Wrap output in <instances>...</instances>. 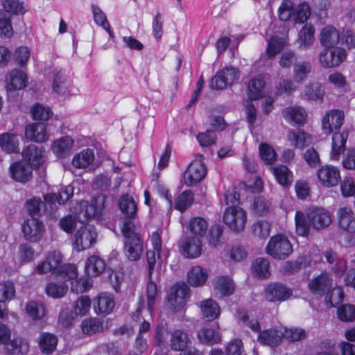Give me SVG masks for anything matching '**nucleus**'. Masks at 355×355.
<instances>
[{"instance_id": "c03bdc74", "label": "nucleus", "mask_w": 355, "mask_h": 355, "mask_svg": "<svg viewBox=\"0 0 355 355\" xmlns=\"http://www.w3.org/2000/svg\"><path fill=\"white\" fill-rule=\"evenodd\" d=\"M94 159V154L91 149H85L76 154L72 159V165L77 168L87 167Z\"/></svg>"}, {"instance_id": "4c0bfd02", "label": "nucleus", "mask_w": 355, "mask_h": 355, "mask_svg": "<svg viewBox=\"0 0 355 355\" xmlns=\"http://www.w3.org/2000/svg\"><path fill=\"white\" fill-rule=\"evenodd\" d=\"M265 83L260 76L251 79L248 85L247 94L250 101L257 100L263 96Z\"/></svg>"}, {"instance_id": "b1692460", "label": "nucleus", "mask_w": 355, "mask_h": 355, "mask_svg": "<svg viewBox=\"0 0 355 355\" xmlns=\"http://www.w3.org/2000/svg\"><path fill=\"white\" fill-rule=\"evenodd\" d=\"M182 254L187 258L198 257L202 252V243L198 237L190 236L182 243Z\"/></svg>"}, {"instance_id": "09e8293b", "label": "nucleus", "mask_w": 355, "mask_h": 355, "mask_svg": "<svg viewBox=\"0 0 355 355\" xmlns=\"http://www.w3.org/2000/svg\"><path fill=\"white\" fill-rule=\"evenodd\" d=\"M121 231L125 240L139 238V227L132 219L128 218L121 219Z\"/></svg>"}, {"instance_id": "473e14b6", "label": "nucleus", "mask_w": 355, "mask_h": 355, "mask_svg": "<svg viewBox=\"0 0 355 355\" xmlns=\"http://www.w3.org/2000/svg\"><path fill=\"white\" fill-rule=\"evenodd\" d=\"M213 285L216 293L222 296L230 295L234 291V282L227 276H220L216 277Z\"/></svg>"}, {"instance_id": "7ed1b4c3", "label": "nucleus", "mask_w": 355, "mask_h": 355, "mask_svg": "<svg viewBox=\"0 0 355 355\" xmlns=\"http://www.w3.org/2000/svg\"><path fill=\"white\" fill-rule=\"evenodd\" d=\"M265 250L272 258L283 260L293 252V246L287 236L279 234L270 239Z\"/></svg>"}, {"instance_id": "37998d69", "label": "nucleus", "mask_w": 355, "mask_h": 355, "mask_svg": "<svg viewBox=\"0 0 355 355\" xmlns=\"http://www.w3.org/2000/svg\"><path fill=\"white\" fill-rule=\"evenodd\" d=\"M188 229L192 234L200 239L205 235L208 229V223L203 218L194 217L189 220Z\"/></svg>"}, {"instance_id": "ddd939ff", "label": "nucleus", "mask_w": 355, "mask_h": 355, "mask_svg": "<svg viewBox=\"0 0 355 355\" xmlns=\"http://www.w3.org/2000/svg\"><path fill=\"white\" fill-rule=\"evenodd\" d=\"M332 281L331 275L328 272H324L313 277L309 281L308 286L311 293L321 297L330 291Z\"/></svg>"}, {"instance_id": "a18cd8bd", "label": "nucleus", "mask_w": 355, "mask_h": 355, "mask_svg": "<svg viewBox=\"0 0 355 355\" xmlns=\"http://www.w3.org/2000/svg\"><path fill=\"white\" fill-rule=\"evenodd\" d=\"M314 28L311 24L304 25L300 31L297 42L300 46L307 49L312 45L314 40Z\"/></svg>"}, {"instance_id": "bf43d9fd", "label": "nucleus", "mask_w": 355, "mask_h": 355, "mask_svg": "<svg viewBox=\"0 0 355 355\" xmlns=\"http://www.w3.org/2000/svg\"><path fill=\"white\" fill-rule=\"evenodd\" d=\"M294 7L290 0H284L278 9V15L281 21H293Z\"/></svg>"}, {"instance_id": "7c9ffc66", "label": "nucleus", "mask_w": 355, "mask_h": 355, "mask_svg": "<svg viewBox=\"0 0 355 355\" xmlns=\"http://www.w3.org/2000/svg\"><path fill=\"white\" fill-rule=\"evenodd\" d=\"M349 133L347 130L340 132H335L332 137V150L331 157L333 159H337L338 156L344 152L345 144Z\"/></svg>"}, {"instance_id": "f257e3e1", "label": "nucleus", "mask_w": 355, "mask_h": 355, "mask_svg": "<svg viewBox=\"0 0 355 355\" xmlns=\"http://www.w3.org/2000/svg\"><path fill=\"white\" fill-rule=\"evenodd\" d=\"M332 222L331 215L327 210L314 207L306 211L305 214L297 211L295 215L296 233L300 236H307L310 226L316 230L328 227Z\"/></svg>"}, {"instance_id": "e433bc0d", "label": "nucleus", "mask_w": 355, "mask_h": 355, "mask_svg": "<svg viewBox=\"0 0 355 355\" xmlns=\"http://www.w3.org/2000/svg\"><path fill=\"white\" fill-rule=\"evenodd\" d=\"M270 170L277 181L282 186L291 185L293 182V175L291 171L284 165L271 166Z\"/></svg>"}, {"instance_id": "58836bf2", "label": "nucleus", "mask_w": 355, "mask_h": 355, "mask_svg": "<svg viewBox=\"0 0 355 355\" xmlns=\"http://www.w3.org/2000/svg\"><path fill=\"white\" fill-rule=\"evenodd\" d=\"M288 138L291 145L299 148L308 146L312 142L311 136L300 130L297 132L290 130L288 133Z\"/></svg>"}, {"instance_id": "e2e57ef3", "label": "nucleus", "mask_w": 355, "mask_h": 355, "mask_svg": "<svg viewBox=\"0 0 355 355\" xmlns=\"http://www.w3.org/2000/svg\"><path fill=\"white\" fill-rule=\"evenodd\" d=\"M81 328L84 334H92L101 331L103 326L98 319L87 318L82 322Z\"/></svg>"}, {"instance_id": "412c9836", "label": "nucleus", "mask_w": 355, "mask_h": 355, "mask_svg": "<svg viewBox=\"0 0 355 355\" xmlns=\"http://www.w3.org/2000/svg\"><path fill=\"white\" fill-rule=\"evenodd\" d=\"M28 78L26 73L19 69L12 70L6 78V87L8 91L19 90L27 85Z\"/></svg>"}, {"instance_id": "1a4fd4ad", "label": "nucleus", "mask_w": 355, "mask_h": 355, "mask_svg": "<svg viewBox=\"0 0 355 355\" xmlns=\"http://www.w3.org/2000/svg\"><path fill=\"white\" fill-rule=\"evenodd\" d=\"M207 174V168L200 155L194 159L184 173V182L188 187H191L200 182Z\"/></svg>"}, {"instance_id": "864d4df0", "label": "nucleus", "mask_w": 355, "mask_h": 355, "mask_svg": "<svg viewBox=\"0 0 355 355\" xmlns=\"http://www.w3.org/2000/svg\"><path fill=\"white\" fill-rule=\"evenodd\" d=\"M31 114L34 120L47 121L53 112L49 107L40 103H35L31 108Z\"/></svg>"}, {"instance_id": "cd10ccee", "label": "nucleus", "mask_w": 355, "mask_h": 355, "mask_svg": "<svg viewBox=\"0 0 355 355\" xmlns=\"http://www.w3.org/2000/svg\"><path fill=\"white\" fill-rule=\"evenodd\" d=\"M200 307L203 318L207 321H214L220 315V309L219 305L212 299L202 300L200 302Z\"/></svg>"}, {"instance_id": "dca6fc26", "label": "nucleus", "mask_w": 355, "mask_h": 355, "mask_svg": "<svg viewBox=\"0 0 355 355\" xmlns=\"http://www.w3.org/2000/svg\"><path fill=\"white\" fill-rule=\"evenodd\" d=\"M338 227L345 232L355 234V214L347 207L338 209L336 213Z\"/></svg>"}, {"instance_id": "052dcab7", "label": "nucleus", "mask_w": 355, "mask_h": 355, "mask_svg": "<svg viewBox=\"0 0 355 355\" xmlns=\"http://www.w3.org/2000/svg\"><path fill=\"white\" fill-rule=\"evenodd\" d=\"M52 87L53 90L58 94L64 95L68 92L69 83L64 74L58 73L55 75Z\"/></svg>"}, {"instance_id": "2eb2a0df", "label": "nucleus", "mask_w": 355, "mask_h": 355, "mask_svg": "<svg viewBox=\"0 0 355 355\" xmlns=\"http://www.w3.org/2000/svg\"><path fill=\"white\" fill-rule=\"evenodd\" d=\"M317 175L321 184L327 187L336 185L340 180L338 168L331 165L322 166L318 171Z\"/></svg>"}, {"instance_id": "c756f323", "label": "nucleus", "mask_w": 355, "mask_h": 355, "mask_svg": "<svg viewBox=\"0 0 355 355\" xmlns=\"http://www.w3.org/2000/svg\"><path fill=\"white\" fill-rule=\"evenodd\" d=\"M115 302L112 295L101 293L95 300L94 309L97 313L108 314L114 309Z\"/></svg>"}, {"instance_id": "aec40b11", "label": "nucleus", "mask_w": 355, "mask_h": 355, "mask_svg": "<svg viewBox=\"0 0 355 355\" xmlns=\"http://www.w3.org/2000/svg\"><path fill=\"white\" fill-rule=\"evenodd\" d=\"M11 177L16 181L25 182L29 180L32 175L33 167L30 164L21 161L10 166Z\"/></svg>"}, {"instance_id": "5701e85b", "label": "nucleus", "mask_w": 355, "mask_h": 355, "mask_svg": "<svg viewBox=\"0 0 355 355\" xmlns=\"http://www.w3.org/2000/svg\"><path fill=\"white\" fill-rule=\"evenodd\" d=\"M340 40V33L333 26H327L320 31V42L324 47H336Z\"/></svg>"}, {"instance_id": "6e6552de", "label": "nucleus", "mask_w": 355, "mask_h": 355, "mask_svg": "<svg viewBox=\"0 0 355 355\" xmlns=\"http://www.w3.org/2000/svg\"><path fill=\"white\" fill-rule=\"evenodd\" d=\"M189 288L185 284H175L169 294L166 302L167 308L173 313L182 311L186 304Z\"/></svg>"}, {"instance_id": "a878e982", "label": "nucleus", "mask_w": 355, "mask_h": 355, "mask_svg": "<svg viewBox=\"0 0 355 355\" xmlns=\"http://www.w3.org/2000/svg\"><path fill=\"white\" fill-rule=\"evenodd\" d=\"M124 250L125 256L130 261L139 260L143 252V245L140 238L135 237L133 239L125 240Z\"/></svg>"}, {"instance_id": "f8f14e48", "label": "nucleus", "mask_w": 355, "mask_h": 355, "mask_svg": "<svg viewBox=\"0 0 355 355\" xmlns=\"http://www.w3.org/2000/svg\"><path fill=\"white\" fill-rule=\"evenodd\" d=\"M21 228L25 239L33 243L41 240L45 232L44 224L36 218L26 220Z\"/></svg>"}, {"instance_id": "774afa93", "label": "nucleus", "mask_w": 355, "mask_h": 355, "mask_svg": "<svg viewBox=\"0 0 355 355\" xmlns=\"http://www.w3.org/2000/svg\"><path fill=\"white\" fill-rule=\"evenodd\" d=\"M35 251L28 243H21L19 245L17 256L21 262H30L34 258Z\"/></svg>"}, {"instance_id": "8fccbe9b", "label": "nucleus", "mask_w": 355, "mask_h": 355, "mask_svg": "<svg viewBox=\"0 0 355 355\" xmlns=\"http://www.w3.org/2000/svg\"><path fill=\"white\" fill-rule=\"evenodd\" d=\"M261 159L266 165L272 164L277 159V155L274 148L266 143H261L259 146Z\"/></svg>"}, {"instance_id": "3c124183", "label": "nucleus", "mask_w": 355, "mask_h": 355, "mask_svg": "<svg viewBox=\"0 0 355 355\" xmlns=\"http://www.w3.org/2000/svg\"><path fill=\"white\" fill-rule=\"evenodd\" d=\"M311 64L309 62H300L293 65V77L296 82L302 83L311 71Z\"/></svg>"}, {"instance_id": "4468645a", "label": "nucleus", "mask_w": 355, "mask_h": 355, "mask_svg": "<svg viewBox=\"0 0 355 355\" xmlns=\"http://www.w3.org/2000/svg\"><path fill=\"white\" fill-rule=\"evenodd\" d=\"M344 112L339 110H332L327 112L322 119V126L326 135H330L339 129L343 124Z\"/></svg>"}, {"instance_id": "0e129e2a", "label": "nucleus", "mask_w": 355, "mask_h": 355, "mask_svg": "<svg viewBox=\"0 0 355 355\" xmlns=\"http://www.w3.org/2000/svg\"><path fill=\"white\" fill-rule=\"evenodd\" d=\"M310 15L309 6L306 3H302L294 8L293 21L295 23H304L309 18Z\"/></svg>"}, {"instance_id": "69168bd1", "label": "nucleus", "mask_w": 355, "mask_h": 355, "mask_svg": "<svg viewBox=\"0 0 355 355\" xmlns=\"http://www.w3.org/2000/svg\"><path fill=\"white\" fill-rule=\"evenodd\" d=\"M77 275L78 271L76 266L72 263H67L61 265L58 273H56L55 276L59 277L64 280H69L76 278Z\"/></svg>"}, {"instance_id": "72a5a7b5", "label": "nucleus", "mask_w": 355, "mask_h": 355, "mask_svg": "<svg viewBox=\"0 0 355 355\" xmlns=\"http://www.w3.org/2000/svg\"><path fill=\"white\" fill-rule=\"evenodd\" d=\"M38 344L43 354H50L56 349L58 338L52 334L42 333L38 338Z\"/></svg>"}, {"instance_id": "9d476101", "label": "nucleus", "mask_w": 355, "mask_h": 355, "mask_svg": "<svg viewBox=\"0 0 355 355\" xmlns=\"http://www.w3.org/2000/svg\"><path fill=\"white\" fill-rule=\"evenodd\" d=\"M62 260L63 256L60 251H51L46 254L45 259L36 266L35 272L40 275L51 272L55 276L62 264Z\"/></svg>"}, {"instance_id": "6ab92c4d", "label": "nucleus", "mask_w": 355, "mask_h": 355, "mask_svg": "<svg viewBox=\"0 0 355 355\" xmlns=\"http://www.w3.org/2000/svg\"><path fill=\"white\" fill-rule=\"evenodd\" d=\"M26 137L37 143L44 142L49 139L46 125L43 123H33L26 127Z\"/></svg>"}, {"instance_id": "79ce46f5", "label": "nucleus", "mask_w": 355, "mask_h": 355, "mask_svg": "<svg viewBox=\"0 0 355 355\" xmlns=\"http://www.w3.org/2000/svg\"><path fill=\"white\" fill-rule=\"evenodd\" d=\"M207 278V271L200 266L193 267L187 273L188 283L192 286H198L203 284Z\"/></svg>"}, {"instance_id": "338daca9", "label": "nucleus", "mask_w": 355, "mask_h": 355, "mask_svg": "<svg viewBox=\"0 0 355 355\" xmlns=\"http://www.w3.org/2000/svg\"><path fill=\"white\" fill-rule=\"evenodd\" d=\"M337 315L343 322H351L355 319V306L352 304H343L338 307Z\"/></svg>"}, {"instance_id": "4d7b16f0", "label": "nucleus", "mask_w": 355, "mask_h": 355, "mask_svg": "<svg viewBox=\"0 0 355 355\" xmlns=\"http://www.w3.org/2000/svg\"><path fill=\"white\" fill-rule=\"evenodd\" d=\"M68 291V286L64 284H58L50 282L46 284L45 292L46 295L53 298H61L65 295Z\"/></svg>"}, {"instance_id": "f704fd0d", "label": "nucleus", "mask_w": 355, "mask_h": 355, "mask_svg": "<svg viewBox=\"0 0 355 355\" xmlns=\"http://www.w3.org/2000/svg\"><path fill=\"white\" fill-rule=\"evenodd\" d=\"M118 204L121 211L126 218H135L137 214V205L131 196L128 195L121 196Z\"/></svg>"}, {"instance_id": "39448f33", "label": "nucleus", "mask_w": 355, "mask_h": 355, "mask_svg": "<svg viewBox=\"0 0 355 355\" xmlns=\"http://www.w3.org/2000/svg\"><path fill=\"white\" fill-rule=\"evenodd\" d=\"M240 76L239 71L233 67H226L216 73L209 83L212 89L223 90L232 86Z\"/></svg>"}, {"instance_id": "49530a36", "label": "nucleus", "mask_w": 355, "mask_h": 355, "mask_svg": "<svg viewBox=\"0 0 355 355\" xmlns=\"http://www.w3.org/2000/svg\"><path fill=\"white\" fill-rule=\"evenodd\" d=\"M26 210L31 218H35L44 214L46 209L45 202L40 198H33L26 201Z\"/></svg>"}, {"instance_id": "680f3d73", "label": "nucleus", "mask_w": 355, "mask_h": 355, "mask_svg": "<svg viewBox=\"0 0 355 355\" xmlns=\"http://www.w3.org/2000/svg\"><path fill=\"white\" fill-rule=\"evenodd\" d=\"M12 33L10 15L6 12L0 11V36L10 37Z\"/></svg>"}, {"instance_id": "393cba45", "label": "nucleus", "mask_w": 355, "mask_h": 355, "mask_svg": "<svg viewBox=\"0 0 355 355\" xmlns=\"http://www.w3.org/2000/svg\"><path fill=\"white\" fill-rule=\"evenodd\" d=\"M284 118L291 124H303L307 114L305 110L299 106H293L284 109L282 112Z\"/></svg>"}, {"instance_id": "603ef678", "label": "nucleus", "mask_w": 355, "mask_h": 355, "mask_svg": "<svg viewBox=\"0 0 355 355\" xmlns=\"http://www.w3.org/2000/svg\"><path fill=\"white\" fill-rule=\"evenodd\" d=\"M18 145L15 135L6 132L0 136V146L4 150L8 153L17 152L19 150Z\"/></svg>"}, {"instance_id": "0eeeda50", "label": "nucleus", "mask_w": 355, "mask_h": 355, "mask_svg": "<svg viewBox=\"0 0 355 355\" xmlns=\"http://www.w3.org/2000/svg\"><path fill=\"white\" fill-rule=\"evenodd\" d=\"M223 220L230 229L239 232L245 228L247 215L241 207L231 206L225 211Z\"/></svg>"}, {"instance_id": "9b49d317", "label": "nucleus", "mask_w": 355, "mask_h": 355, "mask_svg": "<svg viewBox=\"0 0 355 355\" xmlns=\"http://www.w3.org/2000/svg\"><path fill=\"white\" fill-rule=\"evenodd\" d=\"M97 233L92 226L80 227L75 234L74 248L78 251L91 248L96 242Z\"/></svg>"}, {"instance_id": "20e7f679", "label": "nucleus", "mask_w": 355, "mask_h": 355, "mask_svg": "<svg viewBox=\"0 0 355 355\" xmlns=\"http://www.w3.org/2000/svg\"><path fill=\"white\" fill-rule=\"evenodd\" d=\"M346 58L347 52L341 47H324L318 55V62L324 68H334L340 65Z\"/></svg>"}, {"instance_id": "c85d7f7f", "label": "nucleus", "mask_w": 355, "mask_h": 355, "mask_svg": "<svg viewBox=\"0 0 355 355\" xmlns=\"http://www.w3.org/2000/svg\"><path fill=\"white\" fill-rule=\"evenodd\" d=\"M73 140L71 137L65 136L54 140L52 144V150L58 157H65L71 151Z\"/></svg>"}, {"instance_id": "ea45409f", "label": "nucleus", "mask_w": 355, "mask_h": 355, "mask_svg": "<svg viewBox=\"0 0 355 355\" xmlns=\"http://www.w3.org/2000/svg\"><path fill=\"white\" fill-rule=\"evenodd\" d=\"M105 268L103 260L96 255L89 257L85 263V270L89 276H97L101 274Z\"/></svg>"}, {"instance_id": "13d9d810", "label": "nucleus", "mask_w": 355, "mask_h": 355, "mask_svg": "<svg viewBox=\"0 0 355 355\" xmlns=\"http://www.w3.org/2000/svg\"><path fill=\"white\" fill-rule=\"evenodd\" d=\"M252 232L259 239L267 238L270 232V224L264 220L256 221L252 226Z\"/></svg>"}, {"instance_id": "423d86ee", "label": "nucleus", "mask_w": 355, "mask_h": 355, "mask_svg": "<svg viewBox=\"0 0 355 355\" xmlns=\"http://www.w3.org/2000/svg\"><path fill=\"white\" fill-rule=\"evenodd\" d=\"M150 240L153 250L148 251L146 254L148 264V276L150 279H151L153 270L156 265V257L159 262H162L166 261L169 256L168 250L162 249V240L157 232H155L152 234Z\"/></svg>"}, {"instance_id": "a211bd4d", "label": "nucleus", "mask_w": 355, "mask_h": 355, "mask_svg": "<svg viewBox=\"0 0 355 355\" xmlns=\"http://www.w3.org/2000/svg\"><path fill=\"white\" fill-rule=\"evenodd\" d=\"M291 291L282 284L274 283L267 286L265 297L268 302L284 301L291 295Z\"/></svg>"}, {"instance_id": "a19ab883", "label": "nucleus", "mask_w": 355, "mask_h": 355, "mask_svg": "<svg viewBox=\"0 0 355 355\" xmlns=\"http://www.w3.org/2000/svg\"><path fill=\"white\" fill-rule=\"evenodd\" d=\"M286 45L285 39L278 36H272L268 40V46L266 50V57L271 59L278 54Z\"/></svg>"}, {"instance_id": "6e6d98bb", "label": "nucleus", "mask_w": 355, "mask_h": 355, "mask_svg": "<svg viewBox=\"0 0 355 355\" xmlns=\"http://www.w3.org/2000/svg\"><path fill=\"white\" fill-rule=\"evenodd\" d=\"M254 273L259 277L266 278L270 275V262L265 258H257L253 263Z\"/></svg>"}, {"instance_id": "2f4dec72", "label": "nucleus", "mask_w": 355, "mask_h": 355, "mask_svg": "<svg viewBox=\"0 0 355 355\" xmlns=\"http://www.w3.org/2000/svg\"><path fill=\"white\" fill-rule=\"evenodd\" d=\"M324 95V90L318 82L308 83L302 94V98L309 101H321Z\"/></svg>"}, {"instance_id": "c9c22d12", "label": "nucleus", "mask_w": 355, "mask_h": 355, "mask_svg": "<svg viewBox=\"0 0 355 355\" xmlns=\"http://www.w3.org/2000/svg\"><path fill=\"white\" fill-rule=\"evenodd\" d=\"M197 337L201 343L207 345L219 344L222 340L220 334L210 328H203L199 330Z\"/></svg>"}, {"instance_id": "4be33fe9", "label": "nucleus", "mask_w": 355, "mask_h": 355, "mask_svg": "<svg viewBox=\"0 0 355 355\" xmlns=\"http://www.w3.org/2000/svg\"><path fill=\"white\" fill-rule=\"evenodd\" d=\"M190 343L187 333L176 329L170 334L169 346L175 352L184 351Z\"/></svg>"}, {"instance_id": "bb28decb", "label": "nucleus", "mask_w": 355, "mask_h": 355, "mask_svg": "<svg viewBox=\"0 0 355 355\" xmlns=\"http://www.w3.org/2000/svg\"><path fill=\"white\" fill-rule=\"evenodd\" d=\"M283 336L282 331L270 329L259 333L258 341L263 345L275 347L280 344Z\"/></svg>"}, {"instance_id": "f03ea898", "label": "nucleus", "mask_w": 355, "mask_h": 355, "mask_svg": "<svg viewBox=\"0 0 355 355\" xmlns=\"http://www.w3.org/2000/svg\"><path fill=\"white\" fill-rule=\"evenodd\" d=\"M105 200L106 197L104 195H98L93 198L90 205L87 201H80L76 208L77 218L81 223H85L90 218L100 216L105 208Z\"/></svg>"}, {"instance_id": "de8ad7c7", "label": "nucleus", "mask_w": 355, "mask_h": 355, "mask_svg": "<svg viewBox=\"0 0 355 355\" xmlns=\"http://www.w3.org/2000/svg\"><path fill=\"white\" fill-rule=\"evenodd\" d=\"M193 200L194 193L191 190H186L177 197L175 201V209L183 212L192 205Z\"/></svg>"}, {"instance_id": "5fc2aeb1", "label": "nucleus", "mask_w": 355, "mask_h": 355, "mask_svg": "<svg viewBox=\"0 0 355 355\" xmlns=\"http://www.w3.org/2000/svg\"><path fill=\"white\" fill-rule=\"evenodd\" d=\"M6 349L10 355H23L28 352V345L21 339H14L6 345Z\"/></svg>"}, {"instance_id": "f3484780", "label": "nucleus", "mask_w": 355, "mask_h": 355, "mask_svg": "<svg viewBox=\"0 0 355 355\" xmlns=\"http://www.w3.org/2000/svg\"><path fill=\"white\" fill-rule=\"evenodd\" d=\"M21 155L23 157L22 162L30 164L31 167H38L44 162L43 150L34 144L27 146L23 150Z\"/></svg>"}]
</instances>
